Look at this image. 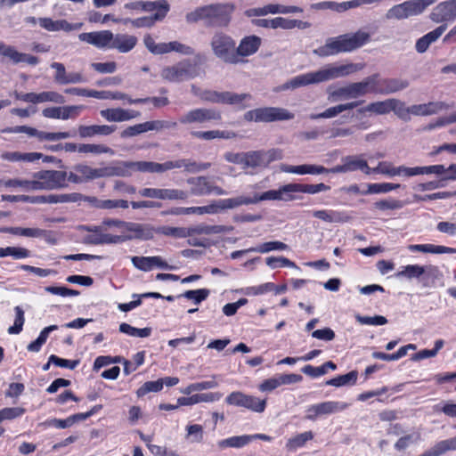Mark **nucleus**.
Returning <instances> with one entry per match:
<instances>
[{"label":"nucleus","instance_id":"obj_8","mask_svg":"<svg viewBox=\"0 0 456 456\" xmlns=\"http://www.w3.org/2000/svg\"><path fill=\"white\" fill-rule=\"evenodd\" d=\"M155 228L150 224L126 222L122 234L116 235V244L132 240H147L153 238Z\"/></svg>","mask_w":456,"mask_h":456},{"label":"nucleus","instance_id":"obj_39","mask_svg":"<svg viewBox=\"0 0 456 456\" xmlns=\"http://www.w3.org/2000/svg\"><path fill=\"white\" fill-rule=\"evenodd\" d=\"M250 443L249 435H242V436H235L224 440H221L217 443V446L220 449H225L228 447L231 448H241L246 446Z\"/></svg>","mask_w":456,"mask_h":456},{"label":"nucleus","instance_id":"obj_33","mask_svg":"<svg viewBox=\"0 0 456 456\" xmlns=\"http://www.w3.org/2000/svg\"><path fill=\"white\" fill-rule=\"evenodd\" d=\"M169 11V4L167 0H158V1H146L143 2V12H156L152 18L158 20H162L167 12Z\"/></svg>","mask_w":456,"mask_h":456},{"label":"nucleus","instance_id":"obj_23","mask_svg":"<svg viewBox=\"0 0 456 456\" xmlns=\"http://www.w3.org/2000/svg\"><path fill=\"white\" fill-rule=\"evenodd\" d=\"M291 187H293V183H289L278 190H270L260 195L254 194L253 199L256 200V204L263 200H289L292 199L289 193L294 192Z\"/></svg>","mask_w":456,"mask_h":456},{"label":"nucleus","instance_id":"obj_59","mask_svg":"<svg viewBox=\"0 0 456 456\" xmlns=\"http://www.w3.org/2000/svg\"><path fill=\"white\" fill-rule=\"evenodd\" d=\"M400 187L398 183H370L368 185V190L366 193L369 194H378V193H386L395 190Z\"/></svg>","mask_w":456,"mask_h":456},{"label":"nucleus","instance_id":"obj_15","mask_svg":"<svg viewBox=\"0 0 456 456\" xmlns=\"http://www.w3.org/2000/svg\"><path fill=\"white\" fill-rule=\"evenodd\" d=\"M202 98L214 102H227L229 104L240 105L249 101L251 99V95L248 94H234L231 92L219 94L214 91H207L203 94Z\"/></svg>","mask_w":456,"mask_h":456},{"label":"nucleus","instance_id":"obj_7","mask_svg":"<svg viewBox=\"0 0 456 456\" xmlns=\"http://www.w3.org/2000/svg\"><path fill=\"white\" fill-rule=\"evenodd\" d=\"M434 0H410L394 5L386 13L387 20L406 19L410 16L420 14L427 7L434 4Z\"/></svg>","mask_w":456,"mask_h":456},{"label":"nucleus","instance_id":"obj_51","mask_svg":"<svg viewBox=\"0 0 456 456\" xmlns=\"http://www.w3.org/2000/svg\"><path fill=\"white\" fill-rule=\"evenodd\" d=\"M291 188L294 190V192H304L309 194H315L320 191H326L330 190V186L322 183L318 184L293 183V187Z\"/></svg>","mask_w":456,"mask_h":456},{"label":"nucleus","instance_id":"obj_31","mask_svg":"<svg viewBox=\"0 0 456 456\" xmlns=\"http://www.w3.org/2000/svg\"><path fill=\"white\" fill-rule=\"evenodd\" d=\"M411 252H422L431 254H455L456 248L434 244H411L407 247Z\"/></svg>","mask_w":456,"mask_h":456},{"label":"nucleus","instance_id":"obj_21","mask_svg":"<svg viewBox=\"0 0 456 456\" xmlns=\"http://www.w3.org/2000/svg\"><path fill=\"white\" fill-rule=\"evenodd\" d=\"M10 132L13 133H26L29 136H36L40 140H46V141H59L61 139H66L70 136L69 133L68 132H61V133H46V132H40L37 129L26 126H15L14 128L11 129Z\"/></svg>","mask_w":456,"mask_h":456},{"label":"nucleus","instance_id":"obj_46","mask_svg":"<svg viewBox=\"0 0 456 456\" xmlns=\"http://www.w3.org/2000/svg\"><path fill=\"white\" fill-rule=\"evenodd\" d=\"M185 232H188L186 234L187 238L200 234L209 235L213 233H218L221 232V228L219 226L199 224L191 227H185Z\"/></svg>","mask_w":456,"mask_h":456},{"label":"nucleus","instance_id":"obj_43","mask_svg":"<svg viewBox=\"0 0 456 456\" xmlns=\"http://www.w3.org/2000/svg\"><path fill=\"white\" fill-rule=\"evenodd\" d=\"M89 202L93 203L96 208H128V202L124 200H98L96 198H86Z\"/></svg>","mask_w":456,"mask_h":456},{"label":"nucleus","instance_id":"obj_48","mask_svg":"<svg viewBox=\"0 0 456 456\" xmlns=\"http://www.w3.org/2000/svg\"><path fill=\"white\" fill-rule=\"evenodd\" d=\"M119 331L129 335L131 337L135 338H148L151 334V328H143V329H138L135 327L131 326L130 324H127L126 322H123L119 325Z\"/></svg>","mask_w":456,"mask_h":456},{"label":"nucleus","instance_id":"obj_5","mask_svg":"<svg viewBox=\"0 0 456 456\" xmlns=\"http://www.w3.org/2000/svg\"><path fill=\"white\" fill-rule=\"evenodd\" d=\"M210 46L215 56L225 63L237 64L242 61L239 58L235 41L223 32H216L211 38Z\"/></svg>","mask_w":456,"mask_h":456},{"label":"nucleus","instance_id":"obj_42","mask_svg":"<svg viewBox=\"0 0 456 456\" xmlns=\"http://www.w3.org/2000/svg\"><path fill=\"white\" fill-rule=\"evenodd\" d=\"M175 168H184L188 172L197 173L206 170L210 167V163H198L191 159H177L175 160Z\"/></svg>","mask_w":456,"mask_h":456},{"label":"nucleus","instance_id":"obj_12","mask_svg":"<svg viewBox=\"0 0 456 456\" xmlns=\"http://www.w3.org/2000/svg\"><path fill=\"white\" fill-rule=\"evenodd\" d=\"M246 167H266L271 162L282 159V151L278 149L246 152Z\"/></svg>","mask_w":456,"mask_h":456},{"label":"nucleus","instance_id":"obj_14","mask_svg":"<svg viewBox=\"0 0 456 456\" xmlns=\"http://www.w3.org/2000/svg\"><path fill=\"white\" fill-rule=\"evenodd\" d=\"M188 183L191 184V193L196 196L216 194L225 195L226 191L222 188L214 185L207 177L200 176L197 178H191Z\"/></svg>","mask_w":456,"mask_h":456},{"label":"nucleus","instance_id":"obj_63","mask_svg":"<svg viewBox=\"0 0 456 456\" xmlns=\"http://www.w3.org/2000/svg\"><path fill=\"white\" fill-rule=\"evenodd\" d=\"M26 410L22 407H8L0 411V419L12 420L22 416Z\"/></svg>","mask_w":456,"mask_h":456},{"label":"nucleus","instance_id":"obj_1","mask_svg":"<svg viewBox=\"0 0 456 456\" xmlns=\"http://www.w3.org/2000/svg\"><path fill=\"white\" fill-rule=\"evenodd\" d=\"M363 69L361 63H329L321 69L296 76L276 88V91L294 90L347 77Z\"/></svg>","mask_w":456,"mask_h":456},{"label":"nucleus","instance_id":"obj_54","mask_svg":"<svg viewBox=\"0 0 456 456\" xmlns=\"http://www.w3.org/2000/svg\"><path fill=\"white\" fill-rule=\"evenodd\" d=\"M175 214H184V215H205V214H216V207L213 204L203 206V207H190V208H182L175 212Z\"/></svg>","mask_w":456,"mask_h":456},{"label":"nucleus","instance_id":"obj_37","mask_svg":"<svg viewBox=\"0 0 456 456\" xmlns=\"http://www.w3.org/2000/svg\"><path fill=\"white\" fill-rule=\"evenodd\" d=\"M115 130V126L106 125L80 126L78 127V133L81 137H88L95 134L107 135Z\"/></svg>","mask_w":456,"mask_h":456},{"label":"nucleus","instance_id":"obj_45","mask_svg":"<svg viewBox=\"0 0 456 456\" xmlns=\"http://www.w3.org/2000/svg\"><path fill=\"white\" fill-rule=\"evenodd\" d=\"M357 377V371L352 370L345 375H340L326 381V385L333 387L353 385L356 382Z\"/></svg>","mask_w":456,"mask_h":456},{"label":"nucleus","instance_id":"obj_29","mask_svg":"<svg viewBox=\"0 0 456 456\" xmlns=\"http://www.w3.org/2000/svg\"><path fill=\"white\" fill-rule=\"evenodd\" d=\"M449 451H456V436L437 442L419 456H442Z\"/></svg>","mask_w":456,"mask_h":456},{"label":"nucleus","instance_id":"obj_4","mask_svg":"<svg viewBox=\"0 0 456 456\" xmlns=\"http://www.w3.org/2000/svg\"><path fill=\"white\" fill-rule=\"evenodd\" d=\"M234 7L230 4H215L196 9L186 14L188 23L204 20L208 26L224 27L230 22Z\"/></svg>","mask_w":456,"mask_h":456},{"label":"nucleus","instance_id":"obj_9","mask_svg":"<svg viewBox=\"0 0 456 456\" xmlns=\"http://www.w3.org/2000/svg\"><path fill=\"white\" fill-rule=\"evenodd\" d=\"M349 404L338 401H325L319 403L312 404L306 409L305 419L315 420L322 416L336 414L347 409Z\"/></svg>","mask_w":456,"mask_h":456},{"label":"nucleus","instance_id":"obj_19","mask_svg":"<svg viewBox=\"0 0 456 456\" xmlns=\"http://www.w3.org/2000/svg\"><path fill=\"white\" fill-rule=\"evenodd\" d=\"M431 18L436 22L452 20L456 18V0H448L436 5Z\"/></svg>","mask_w":456,"mask_h":456},{"label":"nucleus","instance_id":"obj_49","mask_svg":"<svg viewBox=\"0 0 456 456\" xmlns=\"http://www.w3.org/2000/svg\"><path fill=\"white\" fill-rule=\"evenodd\" d=\"M311 8L314 10H331L337 12H343L348 10L347 1L342 3H337L334 1H323L316 4H313Z\"/></svg>","mask_w":456,"mask_h":456},{"label":"nucleus","instance_id":"obj_47","mask_svg":"<svg viewBox=\"0 0 456 456\" xmlns=\"http://www.w3.org/2000/svg\"><path fill=\"white\" fill-rule=\"evenodd\" d=\"M265 13L267 14H276V13H282V14H288V13H296V12H302L303 9L298 6H287L282 5L279 4H269L265 5Z\"/></svg>","mask_w":456,"mask_h":456},{"label":"nucleus","instance_id":"obj_36","mask_svg":"<svg viewBox=\"0 0 456 456\" xmlns=\"http://www.w3.org/2000/svg\"><path fill=\"white\" fill-rule=\"evenodd\" d=\"M252 24L260 28H282L289 29L292 24L289 22V19L283 17H276L273 19H255L252 20Z\"/></svg>","mask_w":456,"mask_h":456},{"label":"nucleus","instance_id":"obj_58","mask_svg":"<svg viewBox=\"0 0 456 456\" xmlns=\"http://www.w3.org/2000/svg\"><path fill=\"white\" fill-rule=\"evenodd\" d=\"M164 380L159 379L155 381H147L145 382L136 392L139 397L144 396L146 394L150 392H159L163 388Z\"/></svg>","mask_w":456,"mask_h":456},{"label":"nucleus","instance_id":"obj_27","mask_svg":"<svg viewBox=\"0 0 456 456\" xmlns=\"http://www.w3.org/2000/svg\"><path fill=\"white\" fill-rule=\"evenodd\" d=\"M256 204V200H254L253 196H244L240 195L235 198L224 199L214 203V207H216V213L220 210L225 209H232L239 208L242 205H251Z\"/></svg>","mask_w":456,"mask_h":456},{"label":"nucleus","instance_id":"obj_22","mask_svg":"<svg viewBox=\"0 0 456 456\" xmlns=\"http://www.w3.org/2000/svg\"><path fill=\"white\" fill-rule=\"evenodd\" d=\"M131 261L135 268L144 272L151 271L155 266L162 269H173L160 256H133Z\"/></svg>","mask_w":456,"mask_h":456},{"label":"nucleus","instance_id":"obj_50","mask_svg":"<svg viewBox=\"0 0 456 456\" xmlns=\"http://www.w3.org/2000/svg\"><path fill=\"white\" fill-rule=\"evenodd\" d=\"M154 232L172 237L175 239L186 238V234L188 233L187 232H185V227H172L167 225H163L156 228Z\"/></svg>","mask_w":456,"mask_h":456},{"label":"nucleus","instance_id":"obj_52","mask_svg":"<svg viewBox=\"0 0 456 456\" xmlns=\"http://www.w3.org/2000/svg\"><path fill=\"white\" fill-rule=\"evenodd\" d=\"M287 249H289V246L287 244H285L281 241H278V240L265 242V243L260 244L256 248H250V250H255V252H259L262 254H265V253H268L271 251H275V250L282 251V250H287Z\"/></svg>","mask_w":456,"mask_h":456},{"label":"nucleus","instance_id":"obj_64","mask_svg":"<svg viewBox=\"0 0 456 456\" xmlns=\"http://www.w3.org/2000/svg\"><path fill=\"white\" fill-rule=\"evenodd\" d=\"M372 173H379L391 177L399 175L398 167H395L387 161L379 162L376 167L372 168Z\"/></svg>","mask_w":456,"mask_h":456},{"label":"nucleus","instance_id":"obj_2","mask_svg":"<svg viewBox=\"0 0 456 456\" xmlns=\"http://www.w3.org/2000/svg\"><path fill=\"white\" fill-rule=\"evenodd\" d=\"M370 35L368 32L358 30L355 33H347L336 37H330L325 45L314 49V54L319 57H328L340 53L352 52L368 43Z\"/></svg>","mask_w":456,"mask_h":456},{"label":"nucleus","instance_id":"obj_13","mask_svg":"<svg viewBox=\"0 0 456 456\" xmlns=\"http://www.w3.org/2000/svg\"><path fill=\"white\" fill-rule=\"evenodd\" d=\"M77 173L83 178V182L93 180L104 176L123 175L124 172L121 167H106L101 168H92L86 165H78L75 167Z\"/></svg>","mask_w":456,"mask_h":456},{"label":"nucleus","instance_id":"obj_40","mask_svg":"<svg viewBox=\"0 0 456 456\" xmlns=\"http://www.w3.org/2000/svg\"><path fill=\"white\" fill-rule=\"evenodd\" d=\"M40 26L48 31L65 30L69 31L72 29L71 25L64 20H53L50 18H40L38 20Z\"/></svg>","mask_w":456,"mask_h":456},{"label":"nucleus","instance_id":"obj_28","mask_svg":"<svg viewBox=\"0 0 456 456\" xmlns=\"http://www.w3.org/2000/svg\"><path fill=\"white\" fill-rule=\"evenodd\" d=\"M312 215L314 217L329 224L346 223L351 219L346 212L337 210H314Z\"/></svg>","mask_w":456,"mask_h":456},{"label":"nucleus","instance_id":"obj_34","mask_svg":"<svg viewBox=\"0 0 456 456\" xmlns=\"http://www.w3.org/2000/svg\"><path fill=\"white\" fill-rule=\"evenodd\" d=\"M314 437V434L312 431L297 434L287 440L285 448L288 452H296L297 449L304 447Z\"/></svg>","mask_w":456,"mask_h":456},{"label":"nucleus","instance_id":"obj_17","mask_svg":"<svg viewBox=\"0 0 456 456\" xmlns=\"http://www.w3.org/2000/svg\"><path fill=\"white\" fill-rule=\"evenodd\" d=\"M379 75L374 74L367 77L361 82L349 84L348 90L350 98H356L364 95L377 88Z\"/></svg>","mask_w":456,"mask_h":456},{"label":"nucleus","instance_id":"obj_60","mask_svg":"<svg viewBox=\"0 0 456 456\" xmlns=\"http://www.w3.org/2000/svg\"><path fill=\"white\" fill-rule=\"evenodd\" d=\"M187 434L186 438L191 443H201L203 440V428L201 425L199 424H193L189 425L186 428Z\"/></svg>","mask_w":456,"mask_h":456},{"label":"nucleus","instance_id":"obj_18","mask_svg":"<svg viewBox=\"0 0 456 456\" xmlns=\"http://www.w3.org/2000/svg\"><path fill=\"white\" fill-rule=\"evenodd\" d=\"M83 230L91 232L85 237V241L89 244H116V235L104 232L102 226H83Z\"/></svg>","mask_w":456,"mask_h":456},{"label":"nucleus","instance_id":"obj_35","mask_svg":"<svg viewBox=\"0 0 456 456\" xmlns=\"http://www.w3.org/2000/svg\"><path fill=\"white\" fill-rule=\"evenodd\" d=\"M444 31L445 27L440 26L434 29L433 31L420 37L416 43V51L420 53H425L429 47V45L435 41H436Z\"/></svg>","mask_w":456,"mask_h":456},{"label":"nucleus","instance_id":"obj_57","mask_svg":"<svg viewBox=\"0 0 456 456\" xmlns=\"http://www.w3.org/2000/svg\"><path fill=\"white\" fill-rule=\"evenodd\" d=\"M355 320L362 325L381 326L387 323V319L382 315L362 316L359 314L354 315Z\"/></svg>","mask_w":456,"mask_h":456},{"label":"nucleus","instance_id":"obj_6","mask_svg":"<svg viewBox=\"0 0 456 456\" xmlns=\"http://www.w3.org/2000/svg\"><path fill=\"white\" fill-rule=\"evenodd\" d=\"M34 191H52L67 186V173L59 170H43L32 175Z\"/></svg>","mask_w":456,"mask_h":456},{"label":"nucleus","instance_id":"obj_10","mask_svg":"<svg viewBox=\"0 0 456 456\" xmlns=\"http://www.w3.org/2000/svg\"><path fill=\"white\" fill-rule=\"evenodd\" d=\"M197 75L192 64L189 61H183L175 65L166 67L161 71V77L169 82H181L191 79Z\"/></svg>","mask_w":456,"mask_h":456},{"label":"nucleus","instance_id":"obj_24","mask_svg":"<svg viewBox=\"0 0 456 456\" xmlns=\"http://www.w3.org/2000/svg\"><path fill=\"white\" fill-rule=\"evenodd\" d=\"M137 37L133 35L112 33L110 49H116L119 53H126L134 48V46L137 44Z\"/></svg>","mask_w":456,"mask_h":456},{"label":"nucleus","instance_id":"obj_44","mask_svg":"<svg viewBox=\"0 0 456 456\" xmlns=\"http://www.w3.org/2000/svg\"><path fill=\"white\" fill-rule=\"evenodd\" d=\"M337 366L332 362H326L320 367H314L312 365H305L302 368V372L312 378H317L326 374L327 369L336 370Z\"/></svg>","mask_w":456,"mask_h":456},{"label":"nucleus","instance_id":"obj_20","mask_svg":"<svg viewBox=\"0 0 456 456\" xmlns=\"http://www.w3.org/2000/svg\"><path fill=\"white\" fill-rule=\"evenodd\" d=\"M281 171L284 173L296 174V175H322L328 174V168L314 164H303L298 166H292L287 164H281L280 166Z\"/></svg>","mask_w":456,"mask_h":456},{"label":"nucleus","instance_id":"obj_53","mask_svg":"<svg viewBox=\"0 0 456 456\" xmlns=\"http://www.w3.org/2000/svg\"><path fill=\"white\" fill-rule=\"evenodd\" d=\"M218 386V383L216 381L213 380H208V381H202V382H197L192 383L187 386L185 388L182 390V393L184 395H191V393L195 391H202L207 389H212L216 388Z\"/></svg>","mask_w":456,"mask_h":456},{"label":"nucleus","instance_id":"obj_3","mask_svg":"<svg viewBox=\"0 0 456 456\" xmlns=\"http://www.w3.org/2000/svg\"><path fill=\"white\" fill-rule=\"evenodd\" d=\"M446 107L442 102H430L428 104L413 105L406 108L404 103L395 99H388L383 102H378L369 104L366 111L376 114H433L435 112L444 111Z\"/></svg>","mask_w":456,"mask_h":456},{"label":"nucleus","instance_id":"obj_16","mask_svg":"<svg viewBox=\"0 0 456 456\" xmlns=\"http://www.w3.org/2000/svg\"><path fill=\"white\" fill-rule=\"evenodd\" d=\"M82 42L93 45L97 48H110L112 32L110 30H101L94 32H85L78 36Z\"/></svg>","mask_w":456,"mask_h":456},{"label":"nucleus","instance_id":"obj_32","mask_svg":"<svg viewBox=\"0 0 456 456\" xmlns=\"http://www.w3.org/2000/svg\"><path fill=\"white\" fill-rule=\"evenodd\" d=\"M165 126L164 122L159 120L147 121L127 127L123 131V136H134L151 130H159Z\"/></svg>","mask_w":456,"mask_h":456},{"label":"nucleus","instance_id":"obj_62","mask_svg":"<svg viewBox=\"0 0 456 456\" xmlns=\"http://www.w3.org/2000/svg\"><path fill=\"white\" fill-rule=\"evenodd\" d=\"M3 184L6 187H20L25 191H35L33 179H8Z\"/></svg>","mask_w":456,"mask_h":456},{"label":"nucleus","instance_id":"obj_55","mask_svg":"<svg viewBox=\"0 0 456 456\" xmlns=\"http://www.w3.org/2000/svg\"><path fill=\"white\" fill-rule=\"evenodd\" d=\"M265 263L272 269L278 267H289L298 269L297 265L294 262L284 256H269L265 259Z\"/></svg>","mask_w":456,"mask_h":456},{"label":"nucleus","instance_id":"obj_61","mask_svg":"<svg viewBox=\"0 0 456 456\" xmlns=\"http://www.w3.org/2000/svg\"><path fill=\"white\" fill-rule=\"evenodd\" d=\"M15 320L12 326L9 327L8 333L9 334H19L21 332L23 324L25 322L24 318V311L20 306H15Z\"/></svg>","mask_w":456,"mask_h":456},{"label":"nucleus","instance_id":"obj_30","mask_svg":"<svg viewBox=\"0 0 456 456\" xmlns=\"http://www.w3.org/2000/svg\"><path fill=\"white\" fill-rule=\"evenodd\" d=\"M260 45L261 38L256 36L244 37L237 47L239 58L252 55L258 50Z\"/></svg>","mask_w":456,"mask_h":456},{"label":"nucleus","instance_id":"obj_56","mask_svg":"<svg viewBox=\"0 0 456 456\" xmlns=\"http://www.w3.org/2000/svg\"><path fill=\"white\" fill-rule=\"evenodd\" d=\"M273 288L274 283L266 282L258 286L247 287L241 289V292L246 296H258L265 294L267 292H271Z\"/></svg>","mask_w":456,"mask_h":456},{"label":"nucleus","instance_id":"obj_41","mask_svg":"<svg viewBox=\"0 0 456 456\" xmlns=\"http://www.w3.org/2000/svg\"><path fill=\"white\" fill-rule=\"evenodd\" d=\"M14 235H20L28 238H41L46 233L45 230L39 228H22V227H8L3 230Z\"/></svg>","mask_w":456,"mask_h":456},{"label":"nucleus","instance_id":"obj_25","mask_svg":"<svg viewBox=\"0 0 456 456\" xmlns=\"http://www.w3.org/2000/svg\"><path fill=\"white\" fill-rule=\"evenodd\" d=\"M426 273L431 275H436L439 273V270L434 265L422 266L419 265H408L403 267V269L396 273V276L411 280L413 278H419Z\"/></svg>","mask_w":456,"mask_h":456},{"label":"nucleus","instance_id":"obj_38","mask_svg":"<svg viewBox=\"0 0 456 456\" xmlns=\"http://www.w3.org/2000/svg\"><path fill=\"white\" fill-rule=\"evenodd\" d=\"M342 161H346L348 172L361 170L366 175L372 173V168L362 156H347L343 158Z\"/></svg>","mask_w":456,"mask_h":456},{"label":"nucleus","instance_id":"obj_26","mask_svg":"<svg viewBox=\"0 0 456 456\" xmlns=\"http://www.w3.org/2000/svg\"><path fill=\"white\" fill-rule=\"evenodd\" d=\"M129 167L132 169H135L142 172H151V173H162L170 169H174L175 160L167 161L165 163H155V162H147L141 161L129 164Z\"/></svg>","mask_w":456,"mask_h":456},{"label":"nucleus","instance_id":"obj_11","mask_svg":"<svg viewBox=\"0 0 456 456\" xmlns=\"http://www.w3.org/2000/svg\"><path fill=\"white\" fill-rule=\"evenodd\" d=\"M225 403L229 405L244 407L255 412H263L266 406L265 400H260L240 391L231 393L225 398Z\"/></svg>","mask_w":456,"mask_h":456}]
</instances>
